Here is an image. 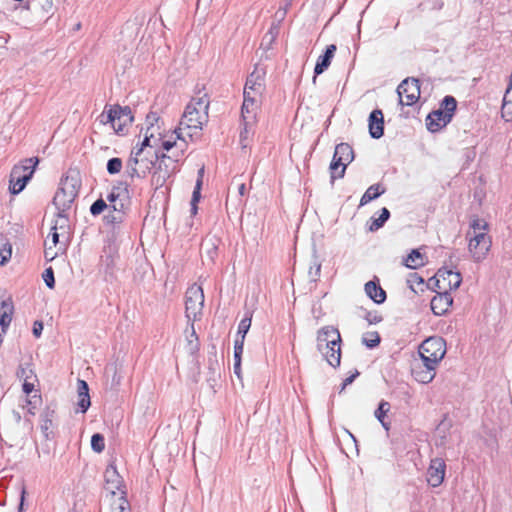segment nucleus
<instances>
[{"mask_svg": "<svg viewBox=\"0 0 512 512\" xmlns=\"http://www.w3.org/2000/svg\"><path fill=\"white\" fill-rule=\"evenodd\" d=\"M80 189V179L77 176L66 175L61 178L60 185L53 198V205L57 209V217L62 224L60 229H65L68 222L67 211L78 196Z\"/></svg>", "mask_w": 512, "mask_h": 512, "instance_id": "1", "label": "nucleus"}, {"mask_svg": "<svg viewBox=\"0 0 512 512\" xmlns=\"http://www.w3.org/2000/svg\"><path fill=\"white\" fill-rule=\"evenodd\" d=\"M457 110V100L452 95H446L440 102L439 108L432 110L426 117L427 130L436 133L448 125Z\"/></svg>", "mask_w": 512, "mask_h": 512, "instance_id": "2", "label": "nucleus"}, {"mask_svg": "<svg viewBox=\"0 0 512 512\" xmlns=\"http://www.w3.org/2000/svg\"><path fill=\"white\" fill-rule=\"evenodd\" d=\"M38 164L39 158L31 157L24 159L20 164L12 168L9 178V192L12 195H17L25 189L32 179Z\"/></svg>", "mask_w": 512, "mask_h": 512, "instance_id": "3", "label": "nucleus"}, {"mask_svg": "<svg viewBox=\"0 0 512 512\" xmlns=\"http://www.w3.org/2000/svg\"><path fill=\"white\" fill-rule=\"evenodd\" d=\"M177 162V158H173L165 153H155V170L151 176V185L155 189L161 188L167 179L176 172Z\"/></svg>", "mask_w": 512, "mask_h": 512, "instance_id": "4", "label": "nucleus"}, {"mask_svg": "<svg viewBox=\"0 0 512 512\" xmlns=\"http://www.w3.org/2000/svg\"><path fill=\"white\" fill-rule=\"evenodd\" d=\"M133 121L134 116L129 106L109 105V108L106 110V122H111L113 130L118 135H125L126 126Z\"/></svg>", "mask_w": 512, "mask_h": 512, "instance_id": "5", "label": "nucleus"}, {"mask_svg": "<svg viewBox=\"0 0 512 512\" xmlns=\"http://www.w3.org/2000/svg\"><path fill=\"white\" fill-rule=\"evenodd\" d=\"M204 307V292L201 286L191 285L185 294V315L188 321L200 320Z\"/></svg>", "mask_w": 512, "mask_h": 512, "instance_id": "6", "label": "nucleus"}, {"mask_svg": "<svg viewBox=\"0 0 512 512\" xmlns=\"http://www.w3.org/2000/svg\"><path fill=\"white\" fill-rule=\"evenodd\" d=\"M399 104L403 106H412L420 98V81L417 78H406L397 87Z\"/></svg>", "mask_w": 512, "mask_h": 512, "instance_id": "7", "label": "nucleus"}, {"mask_svg": "<svg viewBox=\"0 0 512 512\" xmlns=\"http://www.w3.org/2000/svg\"><path fill=\"white\" fill-rule=\"evenodd\" d=\"M208 120V112H201L195 104H188L180 121V126L202 129V125Z\"/></svg>", "mask_w": 512, "mask_h": 512, "instance_id": "8", "label": "nucleus"}, {"mask_svg": "<svg viewBox=\"0 0 512 512\" xmlns=\"http://www.w3.org/2000/svg\"><path fill=\"white\" fill-rule=\"evenodd\" d=\"M419 352H425L426 355L441 361L446 354V342L439 336L429 337L420 344Z\"/></svg>", "mask_w": 512, "mask_h": 512, "instance_id": "9", "label": "nucleus"}, {"mask_svg": "<svg viewBox=\"0 0 512 512\" xmlns=\"http://www.w3.org/2000/svg\"><path fill=\"white\" fill-rule=\"evenodd\" d=\"M446 463L444 459L436 457L431 459L430 465L427 469V482L428 484L436 488L440 486L445 478Z\"/></svg>", "mask_w": 512, "mask_h": 512, "instance_id": "10", "label": "nucleus"}, {"mask_svg": "<svg viewBox=\"0 0 512 512\" xmlns=\"http://www.w3.org/2000/svg\"><path fill=\"white\" fill-rule=\"evenodd\" d=\"M453 304V297L450 291H437V294L431 299V311L436 316L445 315Z\"/></svg>", "mask_w": 512, "mask_h": 512, "instance_id": "11", "label": "nucleus"}, {"mask_svg": "<svg viewBox=\"0 0 512 512\" xmlns=\"http://www.w3.org/2000/svg\"><path fill=\"white\" fill-rule=\"evenodd\" d=\"M431 280H436L438 283L445 282L449 290H455L457 289L461 282L462 277L459 272H454L452 269H448L447 267L440 268L436 275L431 278Z\"/></svg>", "mask_w": 512, "mask_h": 512, "instance_id": "12", "label": "nucleus"}, {"mask_svg": "<svg viewBox=\"0 0 512 512\" xmlns=\"http://www.w3.org/2000/svg\"><path fill=\"white\" fill-rule=\"evenodd\" d=\"M341 344L342 338H333L328 348L320 352L327 363L333 368H338L341 364Z\"/></svg>", "mask_w": 512, "mask_h": 512, "instance_id": "13", "label": "nucleus"}, {"mask_svg": "<svg viewBox=\"0 0 512 512\" xmlns=\"http://www.w3.org/2000/svg\"><path fill=\"white\" fill-rule=\"evenodd\" d=\"M384 115L381 109H374L368 117L369 135L373 139H380L384 135Z\"/></svg>", "mask_w": 512, "mask_h": 512, "instance_id": "14", "label": "nucleus"}, {"mask_svg": "<svg viewBox=\"0 0 512 512\" xmlns=\"http://www.w3.org/2000/svg\"><path fill=\"white\" fill-rule=\"evenodd\" d=\"M105 490L111 494V498H117L116 490H120L122 486V477L113 465H109L104 473Z\"/></svg>", "mask_w": 512, "mask_h": 512, "instance_id": "15", "label": "nucleus"}, {"mask_svg": "<svg viewBox=\"0 0 512 512\" xmlns=\"http://www.w3.org/2000/svg\"><path fill=\"white\" fill-rule=\"evenodd\" d=\"M333 338H341L339 330L334 326H324L317 331L316 349L318 352H323L328 348L330 341Z\"/></svg>", "mask_w": 512, "mask_h": 512, "instance_id": "16", "label": "nucleus"}, {"mask_svg": "<svg viewBox=\"0 0 512 512\" xmlns=\"http://www.w3.org/2000/svg\"><path fill=\"white\" fill-rule=\"evenodd\" d=\"M364 290L366 295L376 304H383L387 299L386 291L381 287L379 279L374 276V278L368 281Z\"/></svg>", "mask_w": 512, "mask_h": 512, "instance_id": "17", "label": "nucleus"}, {"mask_svg": "<svg viewBox=\"0 0 512 512\" xmlns=\"http://www.w3.org/2000/svg\"><path fill=\"white\" fill-rule=\"evenodd\" d=\"M266 71L256 65L253 72L247 77L244 90L261 93L264 87V76Z\"/></svg>", "mask_w": 512, "mask_h": 512, "instance_id": "18", "label": "nucleus"}, {"mask_svg": "<svg viewBox=\"0 0 512 512\" xmlns=\"http://www.w3.org/2000/svg\"><path fill=\"white\" fill-rule=\"evenodd\" d=\"M336 50H337L336 45L330 44V45L326 46L324 53L318 57L315 67H314V77H313L314 82L316 81V77L318 75L322 74L326 69H328Z\"/></svg>", "mask_w": 512, "mask_h": 512, "instance_id": "19", "label": "nucleus"}, {"mask_svg": "<svg viewBox=\"0 0 512 512\" xmlns=\"http://www.w3.org/2000/svg\"><path fill=\"white\" fill-rule=\"evenodd\" d=\"M491 241L487 234L476 232L474 237L470 239L469 250L474 252V256L485 255L490 247Z\"/></svg>", "mask_w": 512, "mask_h": 512, "instance_id": "20", "label": "nucleus"}, {"mask_svg": "<svg viewBox=\"0 0 512 512\" xmlns=\"http://www.w3.org/2000/svg\"><path fill=\"white\" fill-rule=\"evenodd\" d=\"M77 392H78V401H77V412L85 413L90 405V395H89V386L85 380L78 379L77 380Z\"/></svg>", "mask_w": 512, "mask_h": 512, "instance_id": "21", "label": "nucleus"}, {"mask_svg": "<svg viewBox=\"0 0 512 512\" xmlns=\"http://www.w3.org/2000/svg\"><path fill=\"white\" fill-rule=\"evenodd\" d=\"M128 183L124 181H118L116 185L113 186L111 192L107 196V200L113 205L117 203V201L125 197V200H129V190Z\"/></svg>", "mask_w": 512, "mask_h": 512, "instance_id": "22", "label": "nucleus"}, {"mask_svg": "<svg viewBox=\"0 0 512 512\" xmlns=\"http://www.w3.org/2000/svg\"><path fill=\"white\" fill-rule=\"evenodd\" d=\"M385 192L386 188L381 183L371 185L362 195L359 206H364L368 204L369 202L380 197Z\"/></svg>", "mask_w": 512, "mask_h": 512, "instance_id": "23", "label": "nucleus"}, {"mask_svg": "<svg viewBox=\"0 0 512 512\" xmlns=\"http://www.w3.org/2000/svg\"><path fill=\"white\" fill-rule=\"evenodd\" d=\"M346 168H347V164H345L341 159H339L335 155H333L332 161L329 165V170H330V174H331V176H330L331 184L334 183L335 179L344 177Z\"/></svg>", "mask_w": 512, "mask_h": 512, "instance_id": "24", "label": "nucleus"}, {"mask_svg": "<svg viewBox=\"0 0 512 512\" xmlns=\"http://www.w3.org/2000/svg\"><path fill=\"white\" fill-rule=\"evenodd\" d=\"M220 240L215 236H207L205 237L200 245V254L203 256L204 254L207 256H212V254L218 253V245Z\"/></svg>", "mask_w": 512, "mask_h": 512, "instance_id": "25", "label": "nucleus"}, {"mask_svg": "<svg viewBox=\"0 0 512 512\" xmlns=\"http://www.w3.org/2000/svg\"><path fill=\"white\" fill-rule=\"evenodd\" d=\"M334 155L348 165L354 159V150L348 143L342 142L336 145Z\"/></svg>", "mask_w": 512, "mask_h": 512, "instance_id": "26", "label": "nucleus"}, {"mask_svg": "<svg viewBox=\"0 0 512 512\" xmlns=\"http://www.w3.org/2000/svg\"><path fill=\"white\" fill-rule=\"evenodd\" d=\"M13 310L14 308L10 297L7 300H2V336L6 333L12 321Z\"/></svg>", "mask_w": 512, "mask_h": 512, "instance_id": "27", "label": "nucleus"}, {"mask_svg": "<svg viewBox=\"0 0 512 512\" xmlns=\"http://www.w3.org/2000/svg\"><path fill=\"white\" fill-rule=\"evenodd\" d=\"M125 494L124 491H121V495L117 498H111L110 512H131V506Z\"/></svg>", "mask_w": 512, "mask_h": 512, "instance_id": "28", "label": "nucleus"}, {"mask_svg": "<svg viewBox=\"0 0 512 512\" xmlns=\"http://www.w3.org/2000/svg\"><path fill=\"white\" fill-rule=\"evenodd\" d=\"M220 377L219 372V363L216 359V357H209L208 358V377H207V383L211 388H214V386L217 383L218 378Z\"/></svg>", "mask_w": 512, "mask_h": 512, "instance_id": "29", "label": "nucleus"}, {"mask_svg": "<svg viewBox=\"0 0 512 512\" xmlns=\"http://www.w3.org/2000/svg\"><path fill=\"white\" fill-rule=\"evenodd\" d=\"M412 374L416 381L422 384H428L435 378L436 372L422 367L413 368Z\"/></svg>", "mask_w": 512, "mask_h": 512, "instance_id": "30", "label": "nucleus"}, {"mask_svg": "<svg viewBox=\"0 0 512 512\" xmlns=\"http://www.w3.org/2000/svg\"><path fill=\"white\" fill-rule=\"evenodd\" d=\"M389 218H390V211L386 207H383L380 210L379 217L371 218V223L368 227L369 231L375 232V231L379 230L380 228H382L384 226V224L388 221Z\"/></svg>", "mask_w": 512, "mask_h": 512, "instance_id": "31", "label": "nucleus"}, {"mask_svg": "<svg viewBox=\"0 0 512 512\" xmlns=\"http://www.w3.org/2000/svg\"><path fill=\"white\" fill-rule=\"evenodd\" d=\"M244 101L241 107V116L243 120L248 119L246 114H249L253 111V107L255 105V98L251 96V92L248 90H244L243 92Z\"/></svg>", "mask_w": 512, "mask_h": 512, "instance_id": "32", "label": "nucleus"}, {"mask_svg": "<svg viewBox=\"0 0 512 512\" xmlns=\"http://www.w3.org/2000/svg\"><path fill=\"white\" fill-rule=\"evenodd\" d=\"M381 337L377 331L367 332L362 336V344L368 349H374L379 346Z\"/></svg>", "mask_w": 512, "mask_h": 512, "instance_id": "33", "label": "nucleus"}, {"mask_svg": "<svg viewBox=\"0 0 512 512\" xmlns=\"http://www.w3.org/2000/svg\"><path fill=\"white\" fill-rule=\"evenodd\" d=\"M252 315H253V313L250 311H247L245 313L244 318L239 323L238 331H237V335H236L237 337H241V338L246 337V334L248 333V331L251 327Z\"/></svg>", "mask_w": 512, "mask_h": 512, "instance_id": "34", "label": "nucleus"}, {"mask_svg": "<svg viewBox=\"0 0 512 512\" xmlns=\"http://www.w3.org/2000/svg\"><path fill=\"white\" fill-rule=\"evenodd\" d=\"M428 264L427 258H402L401 265L409 269H418Z\"/></svg>", "mask_w": 512, "mask_h": 512, "instance_id": "35", "label": "nucleus"}, {"mask_svg": "<svg viewBox=\"0 0 512 512\" xmlns=\"http://www.w3.org/2000/svg\"><path fill=\"white\" fill-rule=\"evenodd\" d=\"M40 429L46 440H51L55 437L54 421L40 419Z\"/></svg>", "mask_w": 512, "mask_h": 512, "instance_id": "36", "label": "nucleus"}, {"mask_svg": "<svg viewBox=\"0 0 512 512\" xmlns=\"http://www.w3.org/2000/svg\"><path fill=\"white\" fill-rule=\"evenodd\" d=\"M91 448L96 453H101L105 449V438L101 433H94L91 437Z\"/></svg>", "mask_w": 512, "mask_h": 512, "instance_id": "37", "label": "nucleus"}, {"mask_svg": "<svg viewBox=\"0 0 512 512\" xmlns=\"http://www.w3.org/2000/svg\"><path fill=\"white\" fill-rule=\"evenodd\" d=\"M57 226H53L52 227V232H51V244L56 247L57 244H60V247L58 248L57 251L54 252L53 256H59L60 254H63L64 251H65V246H66V243L65 242H60L59 241V237H60V234L57 232Z\"/></svg>", "mask_w": 512, "mask_h": 512, "instance_id": "38", "label": "nucleus"}, {"mask_svg": "<svg viewBox=\"0 0 512 512\" xmlns=\"http://www.w3.org/2000/svg\"><path fill=\"white\" fill-rule=\"evenodd\" d=\"M419 356L423 364L422 368L436 371V367L440 362L439 360H437L435 357L426 355L425 352H419Z\"/></svg>", "mask_w": 512, "mask_h": 512, "instance_id": "39", "label": "nucleus"}, {"mask_svg": "<svg viewBox=\"0 0 512 512\" xmlns=\"http://www.w3.org/2000/svg\"><path fill=\"white\" fill-rule=\"evenodd\" d=\"M389 410H390L389 402H387L385 400H381L378 404L377 409L374 412V416L379 422L384 421Z\"/></svg>", "mask_w": 512, "mask_h": 512, "instance_id": "40", "label": "nucleus"}, {"mask_svg": "<svg viewBox=\"0 0 512 512\" xmlns=\"http://www.w3.org/2000/svg\"><path fill=\"white\" fill-rule=\"evenodd\" d=\"M26 403L28 406V413L34 416L36 414L37 407L42 403L41 394L36 392L26 400Z\"/></svg>", "mask_w": 512, "mask_h": 512, "instance_id": "41", "label": "nucleus"}, {"mask_svg": "<svg viewBox=\"0 0 512 512\" xmlns=\"http://www.w3.org/2000/svg\"><path fill=\"white\" fill-rule=\"evenodd\" d=\"M122 165H123V163H122L121 158L113 157V158L109 159L107 162V165H106L107 172L110 175L118 174L122 169Z\"/></svg>", "mask_w": 512, "mask_h": 512, "instance_id": "42", "label": "nucleus"}, {"mask_svg": "<svg viewBox=\"0 0 512 512\" xmlns=\"http://www.w3.org/2000/svg\"><path fill=\"white\" fill-rule=\"evenodd\" d=\"M509 93H510V89H508L506 91V94H505V96L503 98L502 108H501L502 117L506 121H511L512 120V102L507 101V96H508Z\"/></svg>", "mask_w": 512, "mask_h": 512, "instance_id": "43", "label": "nucleus"}, {"mask_svg": "<svg viewBox=\"0 0 512 512\" xmlns=\"http://www.w3.org/2000/svg\"><path fill=\"white\" fill-rule=\"evenodd\" d=\"M107 208H108V205L106 204L104 199L100 197L96 201H94L92 203V205L90 206V213L93 216H98L102 212H104Z\"/></svg>", "mask_w": 512, "mask_h": 512, "instance_id": "44", "label": "nucleus"}, {"mask_svg": "<svg viewBox=\"0 0 512 512\" xmlns=\"http://www.w3.org/2000/svg\"><path fill=\"white\" fill-rule=\"evenodd\" d=\"M42 279L49 289L55 288L54 270L51 266L47 267L42 273Z\"/></svg>", "mask_w": 512, "mask_h": 512, "instance_id": "45", "label": "nucleus"}, {"mask_svg": "<svg viewBox=\"0 0 512 512\" xmlns=\"http://www.w3.org/2000/svg\"><path fill=\"white\" fill-rule=\"evenodd\" d=\"M189 104H195L196 107L200 109V111L203 113L208 112L209 100L207 94H204L203 96L198 98H193Z\"/></svg>", "mask_w": 512, "mask_h": 512, "instance_id": "46", "label": "nucleus"}, {"mask_svg": "<svg viewBox=\"0 0 512 512\" xmlns=\"http://www.w3.org/2000/svg\"><path fill=\"white\" fill-rule=\"evenodd\" d=\"M321 263L316 259L309 264V277L311 280L316 281L320 277Z\"/></svg>", "mask_w": 512, "mask_h": 512, "instance_id": "47", "label": "nucleus"}, {"mask_svg": "<svg viewBox=\"0 0 512 512\" xmlns=\"http://www.w3.org/2000/svg\"><path fill=\"white\" fill-rule=\"evenodd\" d=\"M363 318L369 323V324H378L383 321V317L378 314L377 311H368L365 310V314Z\"/></svg>", "mask_w": 512, "mask_h": 512, "instance_id": "48", "label": "nucleus"}, {"mask_svg": "<svg viewBox=\"0 0 512 512\" xmlns=\"http://www.w3.org/2000/svg\"><path fill=\"white\" fill-rule=\"evenodd\" d=\"M104 220L108 224L122 223L124 220V213H117L113 211V213L105 215Z\"/></svg>", "mask_w": 512, "mask_h": 512, "instance_id": "49", "label": "nucleus"}, {"mask_svg": "<svg viewBox=\"0 0 512 512\" xmlns=\"http://www.w3.org/2000/svg\"><path fill=\"white\" fill-rule=\"evenodd\" d=\"M245 338L237 337L234 342V359H242Z\"/></svg>", "mask_w": 512, "mask_h": 512, "instance_id": "50", "label": "nucleus"}, {"mask_svg": "<svg viewBox=\"0 0 512 512\" xmlns=\"http://www.w3.org/2000/svg\"><path fill=\"white\" fill-rule=\"evenodd\" d=\"M407 283L409 284V287L413 290H414V284H418V285H423L424 284V279L423 277H421L418 273L416 272H411L408 274V277H407Z\"/></svg>", "mask_w": 512, "mask_h": 512, "instance_id": "51", "label": "nucleus"}, {"mask_svg": "<svg viewBox=\"0 0 512 512\" xmlns=\"http://www.w3.org/2000/svg\"><path fill=\"white\" fill-rule=\"evenodd\" d=\"M160 120V117L158 116V114L156 112H150L146 115V119H145V122H146V125H147V132L155 125L158 123V121Z\"/></svg>", "mask_w": 512, "mask_h": 512, "instance_id": "52", "label": "nucleus"}, {"mask_svg": "<svg viewBox=\"0 0 512 512\" xmlns=\"http://www.w3.org/2000/svg\"><path fill=\"white\" fill-rule=\"evenodd\" d=\"M33 374V371L30 369L28 370L27 368L23 367L22 364L19 365L17 371H16V375L17 377L20 379V380H28L31 375Z\"/></svg>", "mask_w": 512, "mask_h": 512, "instance_id": "53", "label": "nucleus"}, {"mask_svg": "<svg viewBox=\"0 0 512 512\" xmlns=\"http://www.w3.org/2000/svg\"><path fill=\"white\" fill-rule=\"evenodd\" d=\"M55 416H56L55 408L52 407L51 405H48V406H46L44 411L41 413L40 419H43V420L47 419V420L54 421Z\"/></svg>", "mask_w": 512, "mask_h": 512, "instance_id": "54", "label": "nucleus"}, {"mask_svg": "<svg viewBox=\"0 0 512 512\" xmlns=\"http://www.w3.org/2000/svg\"><path fill=\"white\" fill-rule=\"evenodd\" d=\"M201 189H202L201 181H196L190 203H199V201L201 199Z\"/></svg>", "mask_w": 512, "mask_h": 512, "instance_id": "55", "label": "nucleus"}, {"mask_svg": "<svg viewBox=\"0 0 512 512\" xmlns=\"http://www.w3.org/2000/svg\"><path fill=\"white\" fill-rule=\"evenodd\" d=\"M43 328H44V325H43L42 321H40V320L34 321L33 327H32V334L34 335V337L39 338L42 335Z\"/></svg>", "mask_w": 512, "mask_h": 512, "instance_id": "56", "label": "nucleus"}, {"mask_svg": "<svg viewBox=\"0 0 512 512\" xmlns=\"http://www.w3.org/2000/svg\"><path fill=\"white\" fill-rule=\"evenodd\" d=\"M18 489L20 491L18 511L22 512L23 506H24V501H25V495H26V490H25V486L23 485V483H19Z\"/></svg>", "mask_w": 512, "mask_h": 512, "instance_id": "57", "label": "nucleus"}, {"mask_svg": "<svg viewBox=\"0 0 512 512\" xmlns=\"http://www.w3.org/2000/svg\"><path fill=\"white\" fill-rule=\"evenodd\" d=\"M187 346H188L189 352L191 354H195L200 349V342L194 341L193 339H190L189 337H187Z\"/></svg>", "mask_w": 512, "mask_h": 512, "instance_id": "58", "label": "nucleus"}, {"mask_svg": "<svg viewBox=\"0 0 512 512\" xmlns=\"http://www.w3.org/2000/svg\"><path fill=\"white\" fill-rule=\"evenodd\" d=\"M487 226H488V224L484 220L479 219V218L473 220V222L471 224V227L474 229V233H476L477 230L480 231V230L486 229Z\"/></svg>", "mask_w": 512, "mask_h": 512, "instance_id": "59", "label": "nucleus"}, {"mask_svg": "<svg viewBox=\"0 0 512 512\" xmlns=\"http://www.w3.org/2000/svg\"><path fill=\"white\" fill-rule=\"evenodd\" d=\"M126 200H125V197H122L119 199V202L111 205V207L113 208V211L114 212H117V213H124V209L126 208Z\"/></svg>", "mask_w": 512, "mask_h": 512, "instance_id": "60", "label": "nucleus"}, {"mask_svg": "<svg viewBox=\"0 0 512 512\" xmlns=\"http://www.w3.org/2000/svg\"><path fill=\"white\" fill-rule=\"evenodd\" d=\"M144 162V159H139L138 156H135L134 154L131 153L127 161L126 167L137 166L138 164H140V167L142 168V164H144Z\"/></svg>", "mask_w": 512, "mask_h": 512, "instance_id": "61", "label": "nucleus"}, {"mask_svg": "<svg viewBox=\"0 0 512 512\" xmlns=\"http://www.w3.org/2000/svg\"><path fill=\"white\" fill-rule=\"evenodd\" d=\"M243 122H244V127L240 132V142L242 143L243 147H245L246 146L245 141L248 138V133H249V131H248L249 121H248V119H246V120H243Z\"/></svg>", "mask_w": 512, "mask_h": 512, "instance_id": "62", "label": "nucleus"}, {"mask_svg": "<svg viewBox=\"0 0 512 512\" xmlns=\"http://www.w3.org/2000/svg\"><path fill=\"white\" fill-rule=\"evenodd\" d=\"M126 174L131 178H142V172L137 169V166L126 167Z\"/></svg>", "mask_w": 512, "mask_h": 512, "instance_id": "63", "label": "nucleus"}, {"mask_svg": "<svg viewBox=\"0 0 512 512\" xmlns=\"http://www.w3.org/2000/svg\"><path fill=\"white\" fill-rule=\"evenodd\" d=\"M278 29H279L278 25L273 24L272 27L270 28L269 32L263 37V41L266 40L268 38V36L270 35L269 43H271L277 36Z\"/></svg>", "mask_w": 512, "mask_h": 512, "instance_id": "64", "label": "nucleus"}]
</instances>
